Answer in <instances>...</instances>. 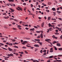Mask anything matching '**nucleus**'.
<instances>
[{
    "label": "nucleus",
    "mask_w": 62,
    "mask_h": 62,
    "mask_svg": "<svg viewBox=\"0 0 62 62\" xmlns=\"http://www.w3.org/2000/svg\"><path fill=\"white\" fill-rule=\"evenodd\" d=\"M7 55L8 56H13V54H8Z\"/></svg>",
    "instance_id": "f257e3e1"
},
{
    "label": "nucleus",
    "mask_w": 62,
    "mask_h": 62,
    "mask_svg": "<svg viewBox=\"0 0 62 62\" xmlns=\"http://www.w3.org/2000/svg\"><path fill=\"white\" fill-rule=\"evenodd\" d=\"M26 43H27V41H24L23 43H21L23 45H25L26 44Z\"/></svg>",
    "instance_id": "f03ea898"
},
{
    "label": "nucleus",
    "mask_w": 62,
    "mask_h": 62,
    "mask_svg": "<svg viewBox=\"0 0 62 62\" xmlns=\"http://www.w3.org/2000/svg\"><path fill=\"white\" fill-rule=\"evenodd\" d=\"M50 50V52L51 53H53V52L54 50H53V48H51Z\"/></svg>",
    "instance_id": "7ed1b4c3"
},
{
    "label": "nucleus",
    "mask_w": 62,
    "mask_h": 62,
    "mask_svg": "<svg viewBox=\"0 0 62 62\" xmlns=\"http://www.w3.org/2000/svg\"><path fill=\"white\" fill-rule=\"evenodd\" d=\"M8 50L9 51H10L11 52V51H13V49H12L11 48H10L9 47H8Z\"/></svg>",
    "instance_id": "20e7f679"
},
{
    "label": "nucleus",
    "mask_w": 62,
    "mask_h": 62,
    "mask_svg": "<svg viewBox=\"0 0 62 62\" xmlns=\"http://www.w3.org/2000/svg\"><path fill=\"white\" fill-rule=\"evenodd\" d=\"M45 41H46L47 42H48L49 41H51V40L50 39H46L45 40Z\"/></svg>",
    "instance_id": "39448f33"
},
{
    "label": "nucleus",
    "mask_w": 62,
    "mask_h": 62,
    "mask_svg": "<svg viewBox=\"0 0 62 62\" xmlns=\"http://www.w3.org/2000/svg\"><path fill=\"white\" fill-rule=\"evenodd\" d=\"M9 9H10V10H11V13H12V12H14V11H15L14 10H13V9H12L11 8H10Z\"/></svg>",
    "instance_id": "423d86ee"
},
{
    "label": "nucleus",
    "mask_w": 62,
    "mask_h": 62,
    "mask_svg": "<svg viewBox=\"0 0 62 62\" xmlns=\"http://www.w3.org/2000/svg\"><path fill=\"white\" fill-rule=\"evenodd\" d=\"M34 46L35 47H39V45L37 44L34 45Z\"/></svg>",
    "instance_id": "0eeeda50"
},
{
    "label": "nucleus",
    "mask_w": 62,
    "mask_h": 62,
    "mask_svg": "<svg viewBox=\"0 0 62 62\" xmlns=\"http://www.w3.org/2000/svg\"><path fill=\"white\" fill-rule=\"evenodd\" d=\"M41 38H42V39H43V34L42 33H41L40 35Z\"/></svg>",
    "instance_id": "6e6552de"
},
{
    "label": "nucleus",
    "mask_w": 62,
    "mask_h": 62,
    "mask_svg": "<svg viewBox=\"0 0 62 62\" xmlns=\"http://www.w3.org/2000/svg\"><path fill=\"white\" fill-rule=\"evenodd\" d=\"M57 45L58 46H61V45H60V44L59 43H57Z\"/></svg>",
    "instance_id": "1a4fd4ad"
},
{
    "label": "nucleus",
    "mask_w": 62,
    "mask_h": 62,
    "mask_svg": "<svg viewBox=\"0 0 62 62\" xmlns=\"http://www.w3.org/2000/svg\"><path fill=\"white\" fill-rule=\"evenodd\" d=\"M4 19H7L8 18H9V16H8L7 17H5V16H4Z\"/></svg>",
    "instance_id": "9d476101"
},
{
    "label": "nucleus",
    "mask_w": 62,
    "mask_h": 62,
    "mask_svg": "<svg viewBox=\"0 0 62 62\" xmlns=\"http://www.w3.org/2000/svg\"><path fill=\"white\" fill-rule=\"evenodd\" d=\"M44 23L43 22L41 24V26L42 27H43L44 26Z\"/></svg>",
    "instance_id": "9b49d317"
},
{
    "label": "nucleus",
    "mask_w": 62,
    "mask_h": 62,
    "mask_svg": "<svg viewBox=\"0 0 62 62\" xmlns=\"http://www.w3.org/2000/svg\"><path fill=\"white\" fill-rule=\"evenodd\" d=\"M34 40L35 41H40V39H34Z\"/></svg>",
    "instance_id": "f8f14e48"
},
{
    "label": "nucleus",
    "mask_w": 62,
    "mask_h": 62,
    "mask_svg": "<svg viewBox=\"0 0 62 62\" xmlns=\"http://www.w3.org/2000/svg\"><path fill=\"white\" fill-rule=\"evenodd\" d=\"M52 10L53 11H55L56 10H55V8H52Z\"/></svg>",
    "instance_id": "ddd939ff"
},
{
    "label": "nucleus",
    "mask_w": 62,
    "mask_h": 62,
    "mask_svg": "<svg viewBox=\"0 0 62 62\" xmlns=\"http://www.w3.org/2000/svg\"><path fill=\"white\" fill-rule=\"evenodd\" d=\"M54 57V56H51L49 57V58H53Z\"/></svg>",
    "instance_id": "4468645a"
},
{
    "label": "nucleus",
    "mask_w": 62,
    "mask_h": 62,
    "mask_svg": "<svg viewBox=\"0 0 62 62\" xmlns=\"http://www.w3.org/2000/svg\"><path fill=\"white\" fill-rule=\"evenodd\" d=\"M35 29L34 28L31 29H30V31H34Z\"/></svg>",
    "instance_id": "2eb2a0df"
},
{
    "label": "nucleus",
    "mask_w": 62,
    "mask_h": 62,
    "mask_svg": "<svg viewBox=\"0 0 62 62\" xmlns=\"http://www.w3.org/2000/svg\"><path fill=\"white\" fill-rule=\"evenodd\" d=\"M48 25L49 26H51V27H53V25H51V24L50 23H49L48 24Z\"/></svg>",
    "instance_id": "dca6fc26"
},
{
    "label": "nucleus",
    "mask_w": 62,
    "mask_h": 62,
    "mask_svg": "<svg viewBox=\"0 0 62 62\" xmlns=\"http://www.w3.org/2000/svg\"><path fill=\"white\" fill-rule=\"evenodd\" d=\"M11 40H12V42H15L16 41V40L15 39H11Z\"/></svg>",
    "instance_id": "f3484780"
},
{
    "label": "nucleus",
    "mask_w": 62,
    "mask_h": 62,
    "mask_svg": "<svg viewBox=\"0 0 62 62\" xmlns=\"http://www.w3.org/2000/svg\"><path fill=\"white\" fill-rule=\"evenodd\" d=\"M9 2H14V0H8Z\"/></svg>",
    "instance_id": "a211bd4d"
},
{
    "label": "nucleus",
    "mask_w": 62,
    "mask_h": 62,
    "mask_svg": "<svg viewBox=\"0 0 62 62\" xmlns=\"http://www.w3.org/2000/svg\"><path fill=\"white\" fill-rule=\"evenodd\" d=\"M53 47L55 48V50H57V48L55 47V46H53Z\"/></svg>",
    "instance_id": "6ab92c4d"
},
{
    "label": "nucleus",
    "mask_w": 62,
    "mask_h": 62,
    "mask_svg": "<svg viewBox=\"0 0 62 62\" xmlns=\"http://www.w3.org/2000/svg\"><path fill=\"white\" fill-rule=\"evenodd\" d=\"M1 48L2 49H4V50H7V49L6 48L4 47H2Z\"/></svg>",
    "instance_id": "aec40b11"
},
{
    "label": "nucleus",
    "mask_w": 62,
    "mask_h": 62,
    "mask_svg": "<svg viewBox=\"0 0 62 62\" xmlns=\"http://www.w3.org/2000/svg\"><path fill=\"white\" fill-rule=\"evenodd\" d=\"M14 47L15 48H18V46H14Z\"/></svg>",
    "instance_id": "412c9836"
},
{
    "label": "nucleus",
    "mask_w": 62,
    "mask_h": 62,
    "mask_svg": "<svg viewBox=\"0 0 62 62\" xmlns=\"http://www.w3.org/2000/svg\"><path fill=\"white\" fill-rule=\"evenodd\" d=\"M56 43V41H54L53 42V44H54V43Z\"/></svg>",
    "instance_id": "4be33fe9"
},
{
    "label": "nucleus",
    "mask_w": 62,
    "mask_h": 62,
    "mask_svg": "<svg viewBox=\"0 0 62 62\" xmlns=\"http://www.w3.org/2000/svg\"><path fill=\"white\" fill-rule=\"evenodd\" d=\"M58 30L59 31H61V30H62V29L61 28H59V29H58Z\"/></svg>",
    "instance_id": "5701e85b"
},
{
    "label": "nucleus",
    "mask_w": 62,
    "mask_h": 62,
    "mask_svg": "<svg viewBox=\"0 0 62 62\" xmlns=\"http://www.w3.org/2000/svg\"><path fill=\"white\" fill-rule=\"evenodd\" d=\"M21 34H25V33H24V32H21V33H20Z\"/></svg>",
    "instance_id": "b1692460"
},
{
    "label": "nucleus",
    "mask_w": 62,
    "mask_h": 62,
    "mask_svg": "<svg viewBox=\"0 0 62 62\" xmlns=\"http://www.w3.org/2000/svg\"><path fill=\"white\" fill-rule=\"evenodd\" d=\"M18 8H19V9H20L21 10H22V9L21 8L19 7H18Z\"/></svg>",
    "instance_id": "393cba45"
},
{
    "label": "nucleus",
    "mask_w": 62,
    "mask_h": 62,
    "mask_svg": "<svg viewBox=\"0 0 62 62\" xmlns=\"http://www.w3.org/2000/svg\"><path fill=\"white\" fill-rule=\"evenodd\" d=\"M39 44H40L41 46V45H42V43H41L40 42Z\"/></svg>",
    "instance_id": "a878e982"
},
{
    "label": "nucleus",
    "mask_w": 62,
    "mask_h": 62,
    "mask_svg": "<svg viewBox=\"0 0 62 62\" xmlns=\"http://www.w3.org/2000/svg\"><path fill=\"white\" fill-rule=\"evenodd\" d=\"M59 50L60 51H62V48H59Z\"/></svg>",
    "instance_id": "bb28decb"
},
{
    "label": "nucleus",
    "mask_w": 62,
    "mask_h": 62,
    "mask_svg": "<svg viewBox=\"0 0 62 62\" xmlns=\"http://www.w3.org/2000/svg\"><path fill=\"white\" fill-rule=\"evenodd\" d=\"M52 28L51 27L49 29V30L50 31H52Z\"/></svg>",
    "instance_id": "cd10ccee"
},
{
    "label": "nucleus",
    "mask_w": 62,
    "mask_h": 62,
    "mask_svg": "<svg viewBox=\"0 0 62 62\" xmlns=\"http://www.w3.org/2000/svg\"><path fill=\"white\" fill-rule=\"evenodd\" d=\"M57 61L58 62H61V60H57Z\"/></svg>",
    "instance_id": "c85d7f7f"
},
{
    "label": "nucleus",
    "mask_w": 62,
    "mask_h": 62,
    "mask_svg": "<svg viewBox=\"0 0 62 62\" xmlns=\"http://www.w3.org/2000/svg\"><path fill=\"white\" fill-rule=\"evenodd\" d=\"M24 39H27L29 40L30 39V38H24Z\"/></svg>",
    "instance_id": "c756f323"
},
{
    "label": "nucleus",
    "mask_w": 62,
    "mask_h": 62,
    "mask_svg": "<svg viewBox=\"0 0 62 62\" xmlns=\"http://www.w3.org/2000/svg\"><path fill=\"white\" fill-rule=\"evenodd\" d=\"M0 45H2V46H4V44L2 43H0Z\"/></svg>",
    "instance_id": "7c9ffc66"
},
{
    "label": "nucleus",
    "mask_w": 62,
    "mask_h": 62,
    "mask_svg": "<svg viewBox=\"0 0 62 62\" xmlns=\"http://www.w3.org/2000/svg\"><path fill=\"white\" fill-rule=\"evenodd\" d=\"M57 13H61V12L60 11H57Z\"/></svg>",
    "instance_id": "2f4dec72"
},
{
    "label": "nucleus",
    "mask_w": 62,
    "mask_h": 62,
    "mask_svg": "<svg viewBox=\"0 0 62 62\" xmlns=\"http://www.w3.org/2000/svg\"><path fill=\"white\" fill-rule=\"evenodd\" d=\"M53 12L54 13V16H55V15H56V13L54 12Z\"/></svg>",
    "instance_id": "473e14b6"
},
{
    "label": "nucleus",
    "mask_w": 62,
    "mask_h": 62,
    "mask_svg": "<svg viewBox=\"0 0 62 62\" xmlns=\"http://www.w3.org/2000/svg\"><path fill=\"white\" fill-rule=\"evenodd\" d=\"M46 11L47 12H49V10L46 9Z\"/></svg>",
    "instance_id": "72a5a7b5"
},
{
    "label": "nucleus",
    "mask_w": 62,
    "mask_h": 62,
    "mask_svg": "<svg viewBox=\"0 0 62 62\" xmlns=\"http://www.w3.org/2000/svg\"><path fill=\"white\" fill-rule=\"evenodd\" d=\"M36 33H40V31H36Z\"/></svg>",
    "instance_id": "f704fd0d"
},
{
    "label": "nucleus",
    "mask_w": 62,
    "mask_h": 62,
    "mask_svg": "<svg viewBox=\"0 0 62 62\" xmlns=\"http://www.w3.org/2000/svg\"><path fill=\"white\" fill-rule=\"evenodd\" d=\"M55 35H59V33L58 32H56L55 33Z\"/></svg>",
    "instance_id": "c9c22d12"
},
{
    "label": "nucleus",
    "mask_w": 62,
    "mask_h": 62,
    "mask_svg": "<svg viewBox=\"0 0 62 62\" xmlns=\"http://www.w3.org/2000/svg\"><path fill=\"white\" fill-rule=\"evenodd\" d=\"M58 56H59L60 57H61L62 56V55H58Z\"/></svg>",
    "instance_id": "e433bc0d"
},
{
    "label": "nucleus",
    "mask_w": 62,
    "mask_h": 62,
    "mask_svg": "<svg viewBox=\"0 0 62 62\" xmlns=\"http://www.w3.org/2000/svg\"><path fill=\"white\" fill-rule=\"evenodd\" d=\"M48 21H49V20H51V19L50 18V17H49L48 18Z\"/></svg>",
    "instance_id": "4c0bfd02"
},
{
    "label": "nucleus",
    "mask_w": 62,
    "mask_h": 62,
    "mask_svg": "<svg viewBox=\"0 0 62 62\" xmlns=\"http://www.w3.org/2000/svg\"><path fill=\"white\" fill-rule=\"evenodd\" d=\"M9 45H10L11 46H12V43H9Z\"/></svg>",
    "instance_id": "58836bf2"
},
{
    "label": "nucleus",
    "mask_w": 62,
    "mask_h": 62,
    "mask_svg": "<svg viewBox=\"0 0 62 62\" xmlns=\"http://www.w3.org/2000/svg\"><path fill=\"white\" fill-rule=\"evenodd\" d=\"M23 5H26V3H23Z\"/></svg>",
    "instance_id": "ea45409f"
},
{
    "label": "nucleus",
    "mask_w": 62,
    "mask_h": 62,
    "mask_svg": "<svg viewBox=\"0 0 62 62\" xmlns=\"http://www.w3.org/2000/svg\"><path fill=\"white\" fill-rule=\"evenodd\" d=\"M7 14L6 13H3V15H6Z\"/></svg>",
    "instance_id": "a19ab883"
},
{
    "label": "nucleus",
    "mask_w": 62,
    "mask_h": 62,
    "mask_svg": "<svg viewBox=\"0 0 62 62\" xmlns=\"http://www.w3.org/2000/svg\"><path fill=\"white\" fill-rule=\"evenodd\" d=\"M40 32H41L42 33H43V31H40Z\"/></svg>",
    "instance_id": "79ce46f5"
},
{
    "label": "nucleus",
    "mask_w": 62,
    "mask_h": 62,
    "mask_svg": "<svg viewBox=\"0 0 62 62\" xmlns=\"http://www.w3.org/2000/svg\"><path fill=\"white\" fill-rule=\"evenodd\" d=\"M40 38V36H39L37 37V38L38 39H39Z\"/></svg>",
    "instance_id": "37998d69"
},
{
    "label": "nucleus",
    "mask_w": 62,
    "mask_h": 62,
    "mask_svg": "<svg viewBox=\"0 0 62 62\" xmlns=\"http://www.w3.org/2000/svg\"><path fill=\"white\" fill-rule=\"evenodd\" d=\"M43 52H44V53H46V50H43Z\"/></svg>",
    "instance_id": "c03bdc74"
},
{
    "label": "nucleus",
    "mask_w": 62,
    "mask_h": 62,
    "mask_svg": "<svg viewBox=\"0 0 62 62\" xmlns=\"http://www.w3.org/2000/svg\"><path fill=\"white\" fill-rule=\"evenodd\" d=\"M47 33H49V29H47Z\"/></svg>",
    "instance_id": "a18cd8bd"
},
{
    "label": "nucleus",
    "mask_w": 62,
    "mask_h": 62,
    "mask_svg": "<svg viewBox=\"0 0 62 62\" xmlns=\"http://www.w3.org/2000/svg\"><path fill=\"white\" fill-rule=\"evenodd\" d=\"M3 42H7V40H4L3 41Z\"/></svg>",
    "instance_id": "49530a36"
},
{
    "label": "nucleus",
    "mask_w": 62,
    "mask_h": 62,
    "mask_svg": "<svg viewBox=\"0 0 62 62\" xmlns=\"http://www.w3.org/2000/svg\"><path fill=\"white\" fill-rule=\"evenodd\" d=\"M14 20L15 21H16V22H17V20L16 19H14Z\"/></svg>",
    "instance_id": "de8ad7c7"
},
{
    "label": "nucleus",
    "mask_w": 62,
    "mask_h": 62,
    "mask_svg": "<svg viewBox=\"0 0 62 62\" xmlns=\"http://www.w3.org/2000/svg\"><path fill=\"white\" fill-rule=\"evenodd\" d=\"M34 28H37V29H38V28L36 26H34Z\"/></svg>",
    "instance_id": "09e8293b"
},
{
    "label": "nucleus",
    "mask_w": 62,
    "mask_h": 62,
    "mask_svg": "<svg viewBox=\"0 0 62 62\" xmlns=\"http://www.w3.org/2000/svg\"><path fill=\"white\" fill-rule=\"evenodd\" d=\"M59 8H57V10H59Z\"/></svg>",
    "instance_id": "8fccbe9b"
},
{
    "label": "nucleus",
    "mask_w": 62,
    "mask_h": 62,
    "mask_svg": "<svg viewBox=\"0 0 62 62\" xmlns=\"http://www.w3.org/2000/svg\"><path fill=\"white\" fill-rule=\"evenodd\" d=\"M22 48L23 49H26V47L23 46V47H22Z\"/></svg>",
    "instance_id": "3c124183"
},
{
    "label": "nucleus",
    "mask_w": 62,
    "mask_h": 62,
    "mask_svg": "<svg viewBox=\"0 0 62 62\" xmlns=\"http://www.w3.org/2000/svg\"><path fill=\"white\" fill-rule=\"evenodd\" d=\"M38 49H36V50H35V52H36L37 51H38Z\"/></svg>",
    "instance_id": "603ef678"
},
{
    "label": "nucleus",
    "mask_w": 62,
    "mask_h": 62,
    "mask_svg": "<svg viewBox=\"0 0 62 62\" xmlns=\"http://www.w3.org/2000/svg\"><path fill=\"white\" fill-rule=\"evenodd\" d=\"M31 7L32 8L33 7V5L32 4H31Z\"/></svg>",
    "instance_id": "864d4df0"
},
{
    "label": "nucleus",
    "mask_w": 62,
    "mask_h": 62,
    "mask_svg": "<svg viewBox=\"0 0 62 62\" xmlns=\"http://www.w3.org/2000/svg\"><path fill=\"white\" fill-rule=\"evenodd\" d=\"M55 32H58V31L57 30H55Z\"/></svg>",
    "instance_id": "5fc2aeb1"
},
{
    "label": "nucleus",
    "mask_w": 62,
    "mask_h": 62,
    "mask_svg": "<svg viewBox=\"0 0 62 62\" xmlns=\"http://www.w3.org/2000/svg\"><path fill=\"white\" fill-rule=\"evenodd\" d=\"M58 19H59V20H62V19L61 18H58Z\"/></svg>",
    "instance_id": "6e6d98bb"
},
{
    "label": "nucleus",
    "mask_w": 62,
    "mask_h": 62,
    "mask_svg": "<svg viewBox=\"0 0 62 62\" xmlns=\"http://www.w3.org/2000/svg\"><path fill=\"white\" fill-rule=\"evenodd\" d=\"M18 27H21V26L20 25H18Z\"/></svg>",
    "instance_id": "4d7b16f0"
},
{
    "label": "nucleus",
    "mask_w": 62,
    "mask_h": 62,
    "mask_svg": "<svg viewBox=\"0 0 62 62\" xmlns=\"http://www.w3.org/2000/svg\"><path fill=\"white\" fill-rule=\"evenodd\" d=\"M40 53H42V50H40Z\"/></svg>",
    "instance_id": "13d9d810"
},
{
    "label": "nucleus",
    "mask_w": 62,
    "mask_h": 62,
    "mask_svg": "<svg viewBox=\"0 0 62 62\" xmlns=\"http://www.w3.org/2000/svg\"><path fill=\"white\" fill-rule=\"evenodd\" d=\"M25 29H26V30H28V29H29L27 27H26Z\"/></svg>",
    "instance_id": "bf43d9fd"
},
{
    "label": "nucleus",
    "mask_w": 62,
    "mask_h": 62,
    "mask_svg": "<svg viewBox=\"0 0 62 62\" xmlns=\"http://www.w3.org/2000/svg\"><path fill=\"white\" fill-rule=\"evenodd\" d=\"M57 26H58L59 27H60V26H61L60 24H58L57 25Z\"/></svg>",
    "instance_id": "052dcab7"
},
{
    "label": "nucleus",
    "mask_w": 62,
    "mask_h": 62,
    "mask_svg": "<svg viewBox=\"0 0 62 62\" xmlns=\"http://www.w3.org/2000/svg\"><path fill=\"white\" fill-rule=\"evenodd\" d=\"M6 44H7V45H9V44L8 43V42L6 43Z\"/></svg>",
    "instance_id": "680f3d73"
},
{
    "label": "nucleus",
    "mask_w": 62,
    "mask_h": 62,
    "mask_svg": "<svg viewBox=\"0 0 62 62\" xmlns=\"http://www.w3.org/2000/svg\"><path fill=\"white\" fill-rule=\"evenodd\" d=\"M25 53H26V54H28V52L26 51H25Z\"/></svg>",
    "instance_id": "e2e57ef3"
},
{
    "label": "nucleus",
    "mask_w": 62,
    "mask_h": 62,
    "mask_svg": "<svg viewBox=\"0 0 62 62\" xmlns=\"http://www.w3.org/2000/svg\"><path fill=\"white\" fill-rule=\"evenodd\" d=\"M56 28L57 29H59V28H58V27H56Z\"/></svg>",
    "instance_id": "0e129e2a"
},
{
    "label": "nucleus",
    "mask_w": 62,
    "mask_h": 62,
    "mask_svg": "<svg viewBox=\"0 0 62 62\" xmlns=\"http://www.w3.org/2000/svg\"><path fill=\"white\" fill-rule=\"evenodd\" d=\"M21 42H23V40H21Z\"/></svg>",
    "instance_id": "69168bd1"
},
{
    "label": "nucleus",
    "mask_w": 62,
    "mask_h": 62,
    "mask_svg": "<svg viewBox=\"0 0 62 62\" xmlns=\"http://www.w3.org/2000/svg\"><path fill=\"white\" fill-rule=\"evenodd\" d=\"M50 62L51 61L50 60H49L47 61V62Z\"/></svg>",
    "instance_id": "338daca9"
},
{
    "label": "nucleus",
    "mask_w": 62,
    "mask_h": 62,
    "mask_svg": "<svg viewBox=\"0 0 62 62\" xmlns=\"http://www.w3.org/2000/svg\"><path fill=\"white\" fill-rule=\"evenodd\" d=\"M60 38L62 39V35H61L60 37Z\"/></svg>",
    "instance_id": "774afa93"
}]
</instances>
